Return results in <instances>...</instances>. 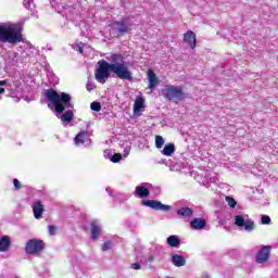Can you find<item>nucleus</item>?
I'll return each mask as SVG.
<instances>
[{"label": "nucleus", "instance_id": "6ab92c4d", "mask_svg": "<svg viewBox=\"0 0 278 278\" xmlns=\"http://www.w3.org/2000/svg\"><path fill=\"white\" fill-rule=\"evenodd\" d=\"M10 247H12V239L8 236H2L0 238V253H7V251H10Z\"/></svg>", "mask_w": 278, "mask_h": 278}, {"label": "nucleus", "instance_id": "a878e982", "mask_svg": "<svg viewBox=\"0 0 278 278\" xmlns=\"http://www.w3.org/2000/svg\"><path fill=\"white\" fill-rule=\"evenodd\" d=\"M172 262L174 265H176L178 268L181 266H186V257L179 255V254H175L172 257Z\"/></svg>", "mask_w": 278, "mask_h": 278}, {"label": "nucleus", "instance_id": "f8f14e48", "mask_svg": "<svg viewBox=\"0 0 278 278\" xmlns=\"http://www.w3.org/2000/svg\"><path fill=\"white\" fill-rule=\"evenodd\" d=\"M5 64L11 68V66H21V64H26V62L23 61V56L21 53L10 52L8 54Z\"/></svg>", "mask_w": 278, "mask_h": 278}, {"label": "nucleus", "instance_id": "39448f33", "mask_svg": "<svg viewBox=\"0 0 278 278\" xmlns=\"http://www.w3.org/2000/svg\"><path fill=\"white\" fill-rule=\"evenodd\" d=\"M163 94L168 99L169 101H182V99L186 98V93H184V90L181 87H175V86H166L163 89Z\"/></svg>", "mask_w": 278, "mask_h": 278}, {"label": "nucleus", "instance_id": "1a4fd4ad", "mask_svg": "<svg viewBox=\"0 0 278 278\" xmlns=\"http://www.w3.org/2000/svg\"><path fill=\"white\" fill-rule=\"evenodd\" d=\"M42 249H45V243L41 240L30 239L26 243L25 252L28 255H36L41 253Z\"/></svg>", "mask_w": 278, "mask_h": 278}, {"label": "nucleus", "instance_id": "f704fd0d", "mask_svg": "<svg viewBox=\"0 0 278 278\" xmlns=\"http://www.w3.org/2000/svg\"><path fill=\"white\" fill-rule=\"evenodd\" d=\"M261 223H262V225H270V216H268V215H263V216L261 217Z\"/></svg>", "mask_w": 278, "mask_h": 278}, {"label": "nucleus", "instance_id": "7c9ffc66", "mask_svg": "<svg viewBox=\"0 0 278 278\" xmlns=\"http://www.w3.org/2000/svg\"><path fill=\"white\" fill-rule=\"evenodd\" d=\"M23 5L26 8V10H34L35 8L34 0H24Z\"/></svg>", "mask_w": 278, "mask_h": 278}, {"label": "nucleus", "instance_id": "20e7f679", "mask_svg": "<svg viewBox=\"0 0 278 278\" xmlns=\"http://www.w3.org/2000/svg\"><path fill=\"white\" fill-rule=\"evenodd\" d=\"M162 251L163 248L160 244H152L150 247L149 253L147 254V256H141L139 258L140 264H142V266H149L151 265V263L153 262H162Z\"/></svg>", "mask_w": 278, "mask_h": 278}, {"label": "nucleus", "instance_id": "423d86ee", "mask_svg": "<svg viewBox=\"0 0 278 278\" xmlns=\"http://www.w3.org/2000/svg\"><path fill=\"white\" fill-rule=\"evenodd\" d=\"M111 27L113 31H116L117 34H128V31H131V27H134V22L130 17H125L123 20L113 22Z\"/></svg>", "mask_w": 278, "mask_h": 278}, {"label": "nucleus", "instance_id": "9d476101", "mask_svg": "<svg viewBox=\"0 0 278 278\" xmlns=\"http://www.w3.org/2000/svg\"><path fill=\"white\" fill-rule=\"evenodd\" d=\"M141 205H143L144 207H150L151 210H156L161 212H170V210H173V206L163 204L157 200H141Z\"/></svg>", "mask_w": 278, "mask_h": 278}, {"label": "nucleus", "instance_id": "2f4dec72", "mask_svg": "<svg viewBox=\"0 0 278 278\" xmlns=\"http://www.w3.org/2000/svg\"><path fill=\"white\" fill-rule=\"evenodd\" d=\"M90 109L93 111V112H101V103L99 102H92L90 104Z\"/></svg>", "mask_w": 278, "mask_h": 278}, {"label": "nucleus", "instance_id": "c756f323", "mask_svg": "<svg viewBox=\"0 0 278 278\" xmlns=\"http://www.w3.org/2000/svg\"><path fill=\"white\" fill-rule=\"evenodd\" d=\"M121 160H123V154L113 152V156L111 157V162H113V164H117V162H119Z\"/></svg>", "mask_w": 278, "mask_h": 278}, {"label": "nucleus", "instance_id": "ddd939ff", "mask_svg": "<svg viewBox=\"0 0 278 278\" xmlns=\"http://www.w3.org/2000/svg\"><path fill=\"white\" fill-rule=\"evenodd\" d=\"M189 227L193 231H203L207 227V219L203 217H194L189 222Z\"/></svg>", "mask_w": 278, "mask_h": 278}, {"label": "nucleus", "instance_id": "4c0bfd02", "mask_svg": "<svg viewBox=\"0 0 278 278\" xmlns=\"http://www.w3.org/2000/svg\"><path fill=\"white\" fill-rule=\"evenodd\" d=\"M13 185L15 190H21L22 186H21V181H18V179H13Z\"/></svg>", "mask_w": 278, "mask_h": 278}, {"label": "nucleus", "instance_id": "393cba45", "mask_svg": "<svg viewBox=\"0 0 278 278\" xmlns=\"http://www.w3.org/2000/svg\"><path fill=\"white\" fill-rule=\"evenodd\" d=\"M162 155H165L166 157H170L173 153H175V143H167L163 150L161 151Z\"/></svg>", "mask_w": 278, "mask_h": 278}, {"label": "nucleus", "instance_id": "f3484780", "mask_svg": "<svg viewBox=\"0 0 278 278\" xmlns=\"http://www.w3.org/2000/svg\"><path fill=\"white\" fill-rule=\"evenodd\" d=\"M148 81H149V89L151 90V92H153V90L157 88L160 84V79H157L155 72H153L152 70L148 71Z\"/></svg>", "mask_w": 278, "mask_h": 278}, {"label": "nucleus", "instance_id": "79ce46f5", "mask_svg": "<svg viewBox=\"0 0 278 278\" xmlns=\"http://www.w3.org/2000/svg\"><path fill=\"white\" fill-rule=\"evenodd\" d=\"M129 153H131V147L128 146L124 149V157H127Z\"/></svg>", "mask_w": 278, "mask_h": 278}, {"label": "nucleus", "instance_id": "dca6fc26", "mask_svg": "<svg viewBox=\"0 0 278 278\" xmlns=\"http://www.w3.org/2000/svg\"><path fill=\"white\" fill-rule=\"evenodd\" d=\"M90 231H91V240H99V236H101V222L98 219H92L90 222Z\"/></svg>", "mask_w": 278, "mask_h": 278}, {"label": "nucleus", "instance_id": "4468645a", "mask_svg": "<svg viewBox=\"0 0 278 278\" xmlns=\"http://www.w3.org/2000/svg\"><path fill=\"white\" fill-rule=\"evenodd\" d=\"M176 214L181 220L190 223V220H192V216H194V211L188 206H182L177 210Z\"/></svg>", "mask_w": 278, "mask_h": 278}, {"label": "nucleus", "instance_id": "aec40b11", "mask_svg": "<svg viewBox=\"0 0 278 278\" xmlns=\"http://www.w3.org/2000/svg\"><path fill=\"white\" fill-rule=\"evenodd\" d=\"M135 194L139 197V199H147V197H149L151 193L149 192L148 186L140 185L135 188Z\"/></svg>", "mask_w": 278, "mask_h": 278}, {"label": "nucleus", "instance_id": "0eeeda50", "mask_svg": "<svg viewBox=\"0 0 278 278\" xmlns=\"http://www.w3.org/2000/svg\"><path fill=\"white\" fill-rule=\"evenodd\" d=\"M235 225L240 229H243L248 233L255 231V222L248 216L237 215L235 216Z\"/></svg>", "mask_w": 278, "mask_h": 278}, {"label": "nucleus", "instance_id": "c85d7f7f", "mask_svg": "<svg viewBox=\"0 0 278 278\" xmlns=\"http://www.w3.org/2000/svg\"><path fill=\"white\" fill-rule=\"evenodd\" d=\"M155 147L156 149H162L164 147V137L160 135L155 137Z\"/></svg>", "mask_w": 278, "mask_h": 278}, {"label": "nucleus", "instance_id": "473e14b6", "mask_svg": "<svg viewBox=\"0 0 278 278\" xmlns=\"http://www.w3.org/2000/svg\"><path fill=\"white\" fill-rule=\"evenodd\" d=\"M226 202L228 203L229 207H236L238 205V202L231 197H226Z\"/></svg>", "mask_w": 278, "mask_h": 278}, {"label": "nucleus", "instance_id": "e433bc0d", "mask_svg": "<svg viewBox=\"0 0 278 278\" xmlns=\"http://www.w3.org/2000/svg\"><path fill=\"white\" fill-rule=\"evenodd\" d=\"M113 155H114V152H112V150H105V151H104V157H105L106 160H110L111 162H112Z\"/></svg>", "mask_w": 278, "mask_h": 278}, {"label": "nucleus", "instance_id": "58836bf2", "mask_svg": "<svg viewBox=\"0 0 278 278\" xmlns=\"http://www.w3.org/2000/svg\"><path fill=\"white\" fill-rule=\"evenodd\" d=\"M130 267L132 268V270H140L142 268L140 263H132Z\"/></svg>", "mask_w": 278, "mask_h": 278}, {"label": "nucleus", "instance_id": "f257e3e1", "mask_svg": "<svg viewBox=\"0 0 278 278\" xmlns=\"http://www.w3.org/2000/svg\"><path fill=\"white\" fill-rule=\"evenodd\" d=\"M106 60L108 61L100 60L98 62L94 77L99 84H105L108 79H110L111 73L116 75L119 79H126L127 81L134 79L123 54L114 53L106 56Z\"/></svg>", "mask_w": 278, "mask_h": 278}, {"label": "nucleus", "instance_id": "2eb2a0df", "mask_svg": "<svg viewBox=\"0 0 278 278\" xmlns=\"http://www.w3.org/2000/svg\"><path fill=\"white\" fill-rule=\"evenodd\" d=\"M270 245L263 247L256 254L257 264H266L270 257Z\"/></svg>", "mask_w": 278, "mask_h": 278}, {"label": "nucleus", "instance_id": "ea45409f", "mask_svg": "<svg viewBox=\"0 0 278 278\" xmlns=\"http://www.w3.org/2000/svg\"><path fill=\"white\" fill-rule=\"evenodd\" d=\"M94 88H97V86L94 85V83H88L87 84V90L88 92H91V90H94Z\"/></svg>", "mask_w": 278, "mask_h": 278}, {"label": "nucleus", "instance_id": "6e6552de", "mask_svg": "<svg viewBox=\"0 0 278 278\" xmlns=\"http://www.w3.org/2000/svg\"><path fill=\"white\" fill-rule=\"evenodd\" d=\"M195 180L202 186L210 188V184H216V181L218 180V176L212 170L202 172L201 174H198L195 176Z\"/></svg>", "mask_w": 278, "mask_h": 278}, {"label": "nucleus", "instance_id": "72a5a7b5", "mask_svg": "<svg viewBox=\"0 0 278 278\" xmlns=\"http://www.w3.org/2000/svg\"><path fill=\"white\" fill-rule=\"evenodd\" d=\"M114 247V243L112 241H105L102 245V251H110Z\"/></svg>", "mask_w": 278, "mask_h": 278}, {"label": "nucleus", "instance_id": "4be33fe9", "mask_svg": "<svg viewBox=\"0 0 278 278\" xmlns=\"http://www.w3.org/2000/svg\"><path fill=\"white\" fill-rule=\"evenodd\" d=\"M144 110V98L137 97L134 104V114L138 115Z\"/></svg>", "mask_w": 278, "mask_h": 278}, {"label": "nucleus", "instance_id": "9b49d317", "mask_svg": "<svg viewBox=\"0 0 278 278\" xmlns=\"http://www.w3.org/2000/svg\"><path fill=\"white\" fill-rule=\"evenodd\" d=\"M74 143L76 147H90L92 144V139H90V132L88 130L79 131L74 138Z\"/></svg>", "mask_w": 278, "mask_h": 278}, {"label": "nucleus", "instance_id": "bb28decb", "mask_svg": "<svg viewBox=\"0 0 278 278\" xmlns=\"http://www.w3.org/2000/svg\"><path fill=\"white\" fill-rule=\"evenodd\" d=\"M5 90H12V85L10 80H0V101L3 99L1 94H5Z\"/></svg>", "mask_w": 278, "mask_h": 278}, {"label": "nucleus", "instance_id": "5701e85b", "mask_svg": "<svg viewBox=\"0 0 278 278\" xmlns=\"http://www.w3.org/2000/svg\"><path fill=\"white\" fill-rule=\"evenodd\" d=\"M167 244H168V247H172L173 249H179L181 241L179 240L178 236L172 235L167 238Z\"/></svg>", "mask_w": 278, "mask_h": 278}, {"label": "nucleus", "instance_id": "37998d69", "mask_svg": "<svg viewBox=\"0 0 278 278\" xmlns=\"http://www.w3.org/2000/svg\"><path fill=\"white\" fill-rule=\"evenodd\" d=\"M79 52L81 53V48H79Z\"/></svg>", "mask_w": 278, "mask_h": 278}, {"label": "nucleus", "instance_id": "a19ab883", "mask_svg": "<svg viewBox=\"0 0 278 278\" xmlns=\"http://www.w3.org/2000/svg\"><path fill=\"white\" fill-rule=\"evenodd\" d=\"M105 191L108 192L109 197H113L114 199V195L116 194V192H114V190L111 187H108Z\"/></svg>", "mask_w": 278, "mask_h": 278}, {"label": "nucleus", "instance_id": "a211bd4d", "mask_svg": "<svg viewBox=\"0 0 278 278\" xmlns=\"http://www.w3.org/2000/svg\"><path fill=\"white\" fill-rule=\"evenodd\" d=\"M184 41L189 45L190 49H194V47H197V35H194L192 30H188L184 35Z\"/></svg>", "mask_w": 278, "mask_h": 278}, {"label": "nucleus", "instance_id": "f03ea898", "mask_svg": "<svg viewBox=\"0 0 278 278\" xmlns=\"http://www.w3.org/2000/svg\"><path fill=\"white\" fill-rule=\"evenodd\" d=\"M23 42L20 49L23 62H31L33 58L38 55V49L29 41L23 40V27L14 23H0V45H18Z\"/></svg>", "mask_w": 278, "mask_h": 278}, {"label": "nucleus", "instance_id": "412c9836", "mask_svg": "<svg viewBox=\"0 0 278 278\" xmlns=\"http://www.w3.org/2000/svg\"><path fill=\"white\" fill-rule=\"evenodd\" d=\"M33 212L35 218H42V213L45 212V205H42V202L37 201L33 204Z\"/></svg>", "mask_w": 278, "mask_h": 278}, {"label": "nucleus", "instance_id": "c9c22d12", "mask_svg": "<svg viewBox=\"0 0 278 278\" xmlns=\"http://www.w3.org/2000/svg\"><path fill=\"white\" fill-rule=\"evenodd\" d=\"M48 231H49L50 236H55L58 233V227L51 225L48 227Z\"/></svg>", "mask_w": 278, "mask_h": 278}, {"label": "nucleus", "instance_id": "cd10ccee", "mask_svg": "<svg viewBox=\"0 0 278 278\" xmlns=\"http://www.w3.org/2000/svg\"><path fill=\"white\" fill-rule=\"evenodd\" d=\"M75 114H73V111L68 110L61 115L60 119L62 121V123H72Z\"/></svg>", "mask_w": 278, "mask_h": 278}, {"label": "nucleus", "instance_id": "b1692460", "mask_svg": "<svg viewBox=\"0 0 278 278\" xmlns=\"http://www.w3.org/2000/svg\"><path fill=\"white\" fill-rule=\"evenodd\" d=\"M131 198V194L129 193H123V192H115L114 199L117 203H125V201H129Z\"/></svg>", "mask_w": 278, "mask_h": 278}, {"label": "nucleus", "instance_id": "7ed1b4c3", "mask_svg": "<svg viewBox=\"0 0 278 278\" xmlns=\"http://www.w3.org/2000/svg\"><path fill=\"white\" fill-rule=\"evenodd\" d=\"M46 99H48V108L55 110L56 114H62L64 110H73L74 105L71 103V96L66 92L58 93L53 89H49L46 92Z\"/></svg>", "mask_w": 278, "mask_h": 278}]
</instances>
